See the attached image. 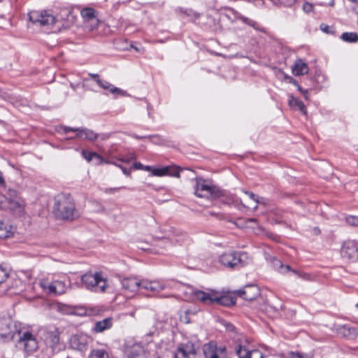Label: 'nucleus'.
Masks as SVG:
<instances>
[{"instance_id": "nucleus-1", "label": "nucleus", "mask_w": 358, "mask_h": 358, "mask_svg": "<svg viewBox=\"0 0 358 358\" xmlns=\"http://www.w3.org/2000/svg\"><path fill=\"white\" fill-rule=\"evenodd\" d=\"M53 212L56 217L62 220H73L77 215L75 203L69 194H59L55 196Z\"/></svg>"}, {"instance_id": "nucleus-2", "label": "nucleus", "mask_w": 358, "mask_h": 358, "mask_svg": "<svg viewBox=\"0 0 358 358\" xmlns=\"http://www.w3.org/2000/svg\"><path fill=\"white\" fill-rule=\"evenodd\" d=\"M246 254L235 250L222 252L218 257V262L223 266L230 269H238L244 266L243 257Z\"/></svg>"}, {"instance_id": "nucleus-3", "label": "nucleus", "mask_w": 358, "mask_h": 358, "mask_svg": "<svg viewBox=\"0 0 358 358\" xmlns=\"http://www.w3.org/2000/svg\"><path fill=\"white\" fill-rule=\"evenodd\" d=\"M83 285L87 289L95 292H104L107 286V282L101 273H94L88 272L81 276Z\"/></svg>"}, {"instance_id": "nucleus-4", "label": "nucleus", "mask_w": 358, "mask_h": 358, "mask_svg": "<svg viewBox=\"0 0 358 358\" xmlns=\"http://www.w3.org/2000/svg\"><path fill=\"white\" fill-rule=\"evenodd\" d=\"M20 334L12 320L7 317L0 316V341L8 342L14 339L16 334Z\"/></svg>"}, {"instance_id": "nucleus-5", "label": "nucleus", "mask_w": 358, "mask_h": 358, "mask_svg": "<svg viewBox=\"0 0 358 358\" xmlns=\"http://www.w3.org/2000/svg\"><path fill=\"white\" fill-rule=\"evenodd\" d=\"M29 20L37 26L48 27L54 24L58 19L46 10H32L29 13Z\"/></svg>"}, {"instance_id": "nucleus-6", "label": "nucleus", "mask_w": 358, "mask_h": 358, "mask_svg": "<svg viewBox=\"0 0 358 358\" xmlns=\"http://www.w3.org/2000/svg\"><path fill=\"white\" fill-rule=\"evenodd\" d=\"M205 358H228L229 354L224 345H218L215 341H210L203 345Z\"/></svg>"}, {"instance_id": "nucleus-7", "label": "nucleus", "mask_w": 358, "mask_h": 358, "mask_svg": "<svg viewBox=\"0 0 358 358\" xmlns=\"http://www.w3.org/2000/svg\"><path fill=\"white\" fill-rule=\"evenodd\" d=\"M39 285L46 293L55 295H61L66 293L69 288V286L64 281L59 280H55L52 282L41 280Z\"/></svg>"}, {"instance_id": "nucleus-8", "label": "nucleus", "mask_w": 358, "mask_h": 358, "mask_svg": "<svg viewBox=\"0 0 358 358\" xmlns=\"http://www.w3.org/2000/svg\"><path fill=\"white\" fill-rule=\"evenodd\" d=\"M194 193L201 198L220 196V192L216 189L215 186L206 184L205 180L201 178H196Z\"/></svg>"}, {"instance_id": "nucleus-9", "label": "nucleus", "mask_w": 358, "mask_h": 358, "mask_svg": "<svg viewBox=\"0 0 358 358\" xmlns=\"http://www.w3.org/2000/svg\"><path fill=\"white\" fill-rule=\"evenodd\" d=\"M341 255L344 259L355 261L358 258V247L354 241H345L343 244Z\"/></svg>"}, {"instance_id": "nucleus-10", "label": "nucleus", "mask_w": 358, "mask_h": 358, "mask_svg": "<svg viewBox=\"0 0 358 358\" xmlns=\"http://www.w3.org/2000/svg\"><path fill=\"white\" fill-rule=\"evenodd\" d=\"M89 338L85 335H72L69 339V346L73 350L85 352L87 349Z\"/></svg>"}, {"instance_id": "nucleus-11", "label": "nucleus", "mask_w": 358, "mask_h": 358, "mask_svg": "<svg viewBox=\"0 0 358 358\" xmlns=\"http://www.w3.org/2000/svg\"><path fill=\"white\" fill-rule=\"evenodd\" d=\"M19 343L22 345L27 352H33L38 348V343L36 338L30 332H24L20 336Z\"/></svg>"}, {"instance_id": "nucleus-12", "label": "nucleus", "mask_w": 358, "mask_h": 358, "mask_svg": "<svg viewBox=\"0 0 358 358\" xmlns=\"http://www.w3.org/2000/svg\"><path fill=\"white\" fill-rule=\"evenodd\" d=\"M125 354L127 358H147L145 350L140 343H127Z\"/></svg>"}, {"instance_id": "nucleus-13", "label": "nucleus", "mask_w": 358, "mask_h": 358, "mask_svg": "<svg viewBox=\"0 0 358 358\" xmlns=\"http://www.w3.org/2000/svg\"><path fill=\"white\" fill-rule=\"evenodd\" d=\"M64 134H67L69 131H76V137L80 138H85L89 141H94L97 138L98 134L94 132L92 130L84 128H72L69 127H63L62 128Z\"/></svg>"}, {"instance_id": "nucleus-14", "label": "nucleus", "mask_w": 358, "mask_h": 358, "mask_svg": "<svg viewBox=\"0 0 358 358\" xmlns=\"http://www.w3.org/2000/svg\"><path fill=\"white\" fill-rule=\"evenodd\" d=\"M142 280L134 277H127L121 280L122 288L128 292L134 293L139 288H141Z\"/></svg>"}, {"instance_id": "nucleus-15", "label": "nucleus", "mask_w": 358, "mask_h": 358, "mask_svg": "<svg viewBox=\"0 0 358 358\" xmlns=\"http://www.w3.org/2000/svg\"><path fill=\"white\" fill-rule=\"evenodd\" d=\"M166 287L165 283L158 280L143 279L141 282V288L153 293L159 292L165 289Z\"/></svg>"}, {"instance_id": "nucleus-16", "label": "nucleus", "mask_w": 358, "mask_h": 358, "mask_svg": "<svg viewBox=\"0 0 358 358\" xmlns=\"http://www.w3.org/2000/svg\"><path fill=\"white\" fill-rule=\"evenodd\" d=\"M239 296L247 301H252L259 295V290L255 285H249L238 291Z\"/></svg>"}, {"instance_id": "nucleus-17", "label": "nucleus", "mask_w": 358, "mask_h": 358, "mask_svg": "<svg viewBox=\"0 0 358 358\" xmlns=\"http://www.w3.org/2000/svg\"><path fill=\"white\" fill-rule=\"evenodd\" d=\"M215 292H205L201 290H196L193 292L194 298L206 305L213 304Z\"/></svg>"}, {"instance_id": "nucleus-18", "label": "nucleus", "mask_w": 358, "mask_h": 358, "mask_svg": "<svg viewBox=\"0 0 358 358\" xmlns=\"http://www.w3.org/2000/svg\"><path fill=\"white\" fill-rule=\"evenodd\" d=\"M152 176H163L166 175H170L171 176L179 177L180 176V169L178 166L169 167L165 166L160 169H153Z\"/></svg>"}, {"instance_id": "nucleus-19", "label": "nucleus", "mask_w": 358, "mask_h": 358, "mask_svg": "<svg viewBox=\"0 0 358 358\" xmlns=\"http://www.w3.org/2000/svg\"><path fill=\"white\" fill-rule=\"evenodd\" d=\"M292 71L294 76H299L308 73L309 68L301 59H298L292 66Z\"/></svg>"}, {"instance_id": "nucleus-20", "label": "nucleus", "mask_w": 358, "mask_h": 358, "mask_svg": "<svg viewBox=\"0 0 358 358\" xmlns=\"http://www.w3.org/2000/svg\"><path fill=\"white\" fill-rule=\"evenodd\" d=\"M195 351L192 345L179 347L174 354V358H192Z\"/></svg>"}, {"instance_id": "nucleus-21", "label": "nucleus", "mask_w": 358, "mask_h": 358, "mask_svg": "<svg viewBox=\"0 0 358 358\" xmlns=\"http://www.w3.org/2000/svg\"><path fill=\"white\" fill-rule=\"evenodd\" d=\"M96 83L103 89L108 90L112 94L117 93L122 96H124L126 94L125 91L113 86L106 80H103L100 78H97Z\"/></svg>"}, {"instance_id": "nucleus-22", "label": "nucleus", "mask_w": 358, "mask_h": 358, "mask_svg": "<svg viewBox=\"0 0 358 358\" xmlns=\"http://www.w3.org/2000/svg\"><path fill=\"white\" fill-rule=\"evenodd\" d=\"M112 326L113 320L111 317H108L101 321L96 322L94 324V331L96 333H101L110 329Z\"/></svg>"}, {"instance_id": "nucleus-23", "label": "nucleus", "mask_w": 358, "mask_h": 358, "mask_svg": "<svg viewBox=\"0 0 358 358\" xmlns=\"http://www.w3.org/2000/svg\"><path fill=\"white\" fill-rule=\"evenodd\" d=\"M81 15L86 21H91L94 26L97 24V19L95 16V10L92 8H85L81 10Z\"/></svg>"}, {"instance_id": "nucleus-24", "label": "nucleus", "mask_w": 358, "mask_h": 358, "mask_svg": "<svg viewBox=\"0 0 358 358\" xmlns=\"http://www.w3.org/2000/svg\"><path fill=\"white\" fill-rule=\"evenodd\" d=\"M82 155L83 157L88 162L92 161L93 159H96L99 161V164H110V162L103 159L101 156L96 152L83 150L82 152Z\"/></svg>"}, {"instance_id": "nucleus-25", "label": "nucleus", "mask_w": 358, "mask_h": 358, "mask_svg": "<svg viewBox=\"0 0 358 358\" xmlns=\"http://www.w3.org/2000/svg\"><path fill=\"white\" fill-rule=\"evenodd\" d=\"M289 106L291 108H297L299 110H300L303 114H306V106L303 104V103L299 100L298 99L295 98L294 96L290 95L289 99Z\"/></svg>"}, {"instance_id": "nucleus-26", "label": "nucleus", "mask_w": 358, "mask_h": 358, "mask_svg": "<svg viewBox=\"0 0 358 358\" xmlns=\"http://www.w3.org/2000/svg\"><path fill=\"white\" fill-rule=\"evenodd\" d=\"M13 234L11 226L0 223V238H7L10 237Z\"/></svg>"}, {"instance_id": "nucleus-27", "label": "nucleus", "mask_w": 358, "mask_h": 358, "mask_svg": "<svg viewBox=\"0 0 358 358\" xmlns=\"http://www.w3.org/2000/svg\"><path fill=\"white\" fill-rule=\"evenodd\" d=\"M234 303V301L231 299L229 298L228 296H218L217 293H215V299L213 304H219V305H223V306H230Z\"/></svg>"}, {"instance_id": "nucleus-28", "label": "nucleus", "mask_w": 358, "mask_h": 358, "mask_svg": "<svg viewBox=\"0 0 358 358\" xmlns=\"http://www.w3.org/2000/svg\"><path fill=\"white\" fill-rule=\"evenodd\" d=\"M47 341L50 343V346L53 348L57 345L59 342V333L57 331L48 332L47 334Z\"/></svg>"}, {"instance_id": "nucleus-29", "label": "nucleus", "mask_w": 358, "mask_h": 358, "mask_svg": "<svg viewBox=\"0 0 358 358\" xmlns=\"http://www.w3.org/2000/svg\"><path fill=\"white\" fill-rule=\"evenodd\" d=\"M88 358H109V356L103 349H94L91 350Z\"/></svg>"}, {"instance_id": "nucleus-30", "label": "nucleus", "mask_w": 358, "mask_h": 358, "mask_svg": "<svg viewBox=\"0 0 358 358\" xmlns=\"http://www.w3.org/2000/svg\"><path fill=\"white\" fill-rule=\"evenodd\" d=\"M341 38L348 43H356L358 41V34L355 32H344Z\"/></svg>"}, {"instance_id": "nucleus-31", "label": "nucleus", "mask_w": 358, "mask_h": 358, "mask_svg": "<svg viewBox=\"0 0 358 358\" xmlns=\"http://www.w3.org/2000/svg\"><path fill=\"white\" fill-rule=\"evenodd\" d=\"M250 350L241 345L236 347V352L239 358H249Z\"/></svg>"}, {"instance_id": "nucleus-32", "label": "nucleus", "mask_w": 358, "mask_h": 358, "mask_svg": "<svg viewBox=\"0 0 358 358\" xmlns=\"http://www.w3.org/2000/svg\"><path fill=\"white\" fill-rule=\"evenodd\" d=\"M10 208L13 210L21 213L24 210V205L21 202L12 201L10 202Z\"/></svg>"}, {"instance_id": "nucleus-33", "label": "nucleus", "mask_w": 358, "mask_h": 358, "mask_svg": "<svg viewBox=\"0 0 358 358\" xmlns=\"http://www.w3.org/2000/svg\"><path fill=\"white\" fill-rule=\"evenodd\" d=\"M243 192L245 194H248L250 199L255 201L256 204L261 203L260 200L259 199V197L257 195H255L254 193L250 192H247V191H243ZM253 209L254 210H257V205H255L253 207Z\"/></svg>"}, {"instance_id": "nucleus-34", "label": "nucleus", "mask_w": 358, "mask_h": 358, "mask_svg": "<svg viewBox=\"0 0 358 358\" xmlns=\"http://www.w3.org/2000/svg\"><path fill=\"white\" fill-rule=\"evenodd\" d=\"M287 358H308V356L300 352H290L287 354Z\"/></svg>"}, {"instance_id": "nucleus-35", "label": "nucleus", "mask_w": 358, "mask_h": 358, "mask_svg": "<svg viewBox=\"0 0 358 358\" xmlns=\"http://www.w3.org/2000/svg\"><path fill=\"white\" fill-rule=\"evenodd\" d=\"M249 358H264L263 354L259 350L252 349L250 350Z\"/></svg>"}, {"instance_id": "nucleus-36", "label": "nucleus", "mask_w": 358, "mask_h": 358, "mask_svg": "<svg viewBox=\"0 0 358 358\" xmlns=\"http://www.w3.org/2000/svg\"><path fill=\"white\" fill-rule=\"evenodd\" d=\"M8 277V273L0 266V284L3 283Z\"/></svg>"}, {"instance_id": "nucleus-37", "label": "nucleus", "mask_w": 358, "mask_h": 358, "mask_svg": "<svg viewBox=\"0 0 358 358\" xmlns=\"http://www.w3.org/2000/svg\"><path fill=\"white\" fill-rule=\"evenodd\" d=\"M125 187H110V188H104L103 189V192L106 194H114L121 189H124Z\"/></svg>"}, {"instance_id": "nucleus-38", "label": "nucleus", "mask_w": 358, "mask_h": 358, "mask_svg": "<svg viewBox=\"0 0 358 358\" xmlns=\"http://www.w3.org/2000/svg\"><path fill=\"white\" fill-rule=\"evenodd\" d=\"M279 73H280L282 76H283V77L285 78V79H287L289 80V83L293 84L295 86H298V83L297 81L294 79L293 78H292L291 76H287L286 74H285L282 71H279Z\"/></svg>"}, {"instance_id": "nucleus-39", "label": "nucleus", "mask_w": 358, "mask_h": 358, "mask_svg": "<svg viewBox=\"0 0 358 358\" xmlns=\"http://www.w3.org/2000/svg\"><path fill=\"white\" fill-rule=\"evenodd\" d=\"M179 237L176 236L173 241L178 243L180 244H182V242L186 241L187 239V236L185 234H181L178 236Z\"/></svg>"}, {"instance_id": "nucleus-40", "label": "nucleus", "mask_w": 358, "mask_h": 358, "mask_svg": "<svg viewBox=\"0 0 358 358\" xmlns=\"http://www.w3.org/2000/svg\"><path fill=\"white\" fill-rule=\"evenodd\" d=\"M278 1L285 6H292L296 0H278Z\"/></svg>"}, {"instance_id": "nucleus-41", "label": "nucleus", "mask_w": 358, "mask_h": 358, "mask_svg": "<svg viewBox=\"0 0 358 358\" xmlns=\"http://www.w3.org/2000/svg\"><path fill=\"white\" fill-rule=\"evenodd\" d=\"M303 8L306 13H309L313 10V6L310 3L306 2L303 6Z\"/></svg>"}, {"instance_id": "nucleus-42", "label": "nucleus", "mask_w": 358, "mask_h": 358, "mask_svg": "<svg viewBox=\"0 0 358 358\" xmlns=\"http://www.w3.org/2000/svg\"><path fill=\"white\" fill-rule=\"evenodd\" d=\"M348 223L353 225H358V217H350L347 219Z\"/></svg>"}, {"instance_id": "nucleus-43", "label": "nucleus", "mask_w": 358, "mask_h": 358, "mask_svg": "<svg viewBox=\"0 0 358 358\" xmlns=\"http://www.w3.org/2000/svg\"><path fill=\"white\" fill-rule=\"evenodd\" d=\"M110 164H115V166H117L120 167V168L122 169V172H123V173H124V175H126V176H129L130 175L131 170H128V169H127L125 167H124V166H121V165H117V164H115V163H112V162H110Z\"/></svg>"}, {"instance_id": "nucleus-44", "label": "nucleus", "mask_w": 358, "mask_h": 358, "mask_svg": "<svg viewBox=\"0 0 358 358\" xmlns=\"http://www.w3.org/2000/svg\"><path fill=\"white\" fill-rule=\"evenodd\" d=\"M276 265L277 266L278 265L282 270L285 268L287 271H291L290 266L289 265L284 266L282 264V262L280 261H279V260L277 261Z\"/></svg>"}, {"instance_id": "nucleus-45", "label": "nucleus", "mask_w": 358, "mask_h": 358, "mask_svg": "<svg viewBox=\"0 0 358 358\" xmlns=\"http://www.w3.org/2000/svg\"><path fill=\"white\" fill-rule=\"evenodd\" d=\"M299 278L303 279V280H310V275L306 273H301L300 275H299Z\"/></svg>"}, {"instance_id": "nucleus-46", "label": "nucleus", "mask_w": 358, "mask_h": 358, "mask_svg": "<svg viewBox=\"0 0 358 358\" xmlns=\"http://www.w3.org/2000/svg\"><path fill=\"white\" fill-rule=\"evenodd\" d=\"M133 166L136 169H142L143 170V165L140 162H135L133 164Z\"/></svg>"}, {"instance_id": "nucleus-47", "label": "nucleus", "mask_w": 358, "mask_h": 358, "mask_svg": "<svg viewBox=\"0 0 358 358\" xmlns=\"http://www.w3.org/2000/svg\"><path fill=\"white\" fill-rule=\"evenodd\" d=\"M0 186L4 187L5 186V180L3 176L2 172L0 171Z\"/></svg>"}, {"instance_id": "nucleus-48", "label": "nucleus", "mask_w": 358, "mask_h": 358, "mask_svg": "<svg viewBox=\"0 0 358 358\" xmlns=\"http://www.w3.org/2000/svg\"><path fill=\"white\" fill-rule=\"evenodd\" d=\"M69 14L70 13L68 10H64L62 11V13H61V17H62L64 15H68V17H73V16Z\"/></svg>"}, {"instance_id": "nucleus-49", "label": "nucleus", "mask_w": 358, "mask_h": 358, "mask_svg": "<svg viewBox=\"0 0 358 358\" xmlns=\"http://www.w3.org/2000/svg\"><path fill=\"white\" fill-rule=\"evenodd\" d=\"M243 22H246V23H248V24H250V25H251V26H253V25H254V24H255V22H252V21L250 20L249 19H248V18H246V17H243Z\"/></svg>"}, {"instance_id": "nucleus-50", "label": "nucleus", "mask_w": 358, "mask_h": 358, "mask_svg": "<svg viewBox=\"0 0 358 358\" xmlns=\"http://www.w3.org/2000/svg\"><path fill=\"white\" fill-rule=\"evenodd\" d=\"M153 168L150 166H144L143 170L147 171H151L152 173Z\"/></svg>"}, {"instance_id": "nucleus-51", "label": "nucleus", "mask_w": 358, "mask_h": 358, "mask_svg": "<svg viewBox=\"0 0 358 358\" xmlns=\"http://www.w3.org/2000/svg\"><path fill=\"white\" fill-rule=\"evenodd\" d=\"M302 94L306 99H308V90H305L304 91H302Z\"/></svg>"}, {"instance_id": "nucleus-52", "label": "nucleus", "mask_w": 358, "mask_h": 358, "mask_svg": "<svg viewBox=\"0 0 358 358\" xmlns=\"http://www.w3.org/2000/svg\"><path fill=\"white\" fill-rule=\"evenodd\" d=\"M90 76H92V78H93L96 81L97 80V78H99V75L98 74H90Z\"/></svg>"}, {"instance_id": "nucleus-53", "label": "nucleus", "mask_w": 358, "mask_h": 358, "mask_svg": "<svg viewBox=\"0 0 358 358\" xmlns=\"http://www.w3.org/2000/svg\"><path fill=\"white\" fill-rule=\"evenodd\" d=\"M246 222H256L257 220L255 218H250V219H248Z\"/></svg>"}, {"instance_id": "nucleus-54", "label": "nucleus", "mask_w": 358, "mask_h": 358, "mask_svg": "<svg viewBox=\"0 0 358 358\" xmlns=\"http://www.w3.org/2000/svg\"><path fill=\"white\" fill-rule=\"evenodd\" d=\"M296 275H297L299 278V275L301 273V272L299 271H295V270H293L292 271Z\"/></svg>"}, {"instance_id": "nucleus-55", "label": "nucleus", "mask_w": 358, "mask_h": 358, "mask_svg": "<svg viewBox=\"0 0 358 358\" xmlns=\"http://www.w3.org/2000/svg\"><path fill=\"white\" fill-rule=\"evenodd\" d=\"M297 87V90L302 93V91H304L305 90H303L302 87L298 84V86H296Z\"/></svg>"}, {"instance_id": "nucleus-56", "label": "nucleus", "mask_w": 358, "mask_h": 358, "mask_svg": "<svg viewBox=\"0 0 358 358\" xmlns=\"http://www.w3.org/2000/svg\"><path fill=\"white\" fill-rule=\"evenodd\" d=\"M129 315L131 316V317H134L135 315V311H132L130 313H129Z\"/></svg>"}, {"instance_id": "nucleus-57", "label": "nucleus", "mask_w": 358, "mask_h": 358, "mask_svg": "<svg viewBox=\"0 0 358 358\" xmlns=\"http://www.w3.org/2000/svg\"><path fill=\"white\" fill-rule=\"evenodd\" d=\"M131 47H132L133 48H134L136 51H138V48L134 47L133 45H131Z\"/></svg>"}, {"instance_id": "nucleus-58", "label": "nucleus", "mask_w": 358, "mask_h": 358, "mask_svg": "<svg viewBox=\"0 0 358 358\" xmlns=\"http://www.w3.org/2000/svg\"><path fill=\"white\" fill-rule=\"evenodd\" d=\"M240 203L243 205V207H245V208L246 207V206H245V205H244L243 203H242V201H241V200L240 201Z\"/></svg>"}, {"instance_id": "nucleus-59", "label": "nucleus", "mask_w": 358, "mask_h": 358, "mask_svg": "<svg viewBox=\"0 0 358 358\" xmlns=\"http://www.w3.org/2000/svg\"><path fill=\"white\" fill-rule=\"evenodd\" d=\"M330 5L333 6L334 5V2L332 1L331 3H330Z\"/></svg>"}, {"instance_id": "nucleus-60", "label": "nucleus", "mask_w": 358, "mask_h": 358, "mask_svg": "<svg viewBox=\"0 0 358 358\" xmlns=\"http://www.w3.org/2000/svg\"><path fill=\"white\" fill-rule=\"evenodd\" d=\"M356 306L358 308V303L356 304Z\"/></svg>"}, {"instance_id": "nucleus-61", "label": "nucleus", "mask_w": 358, "mask_h": 358, "mask_svg": "<svg viewBox=\"0 0 358 358\" xmlns=\"http://www.w3.org/2000/svg\"><path fill=\"white\" fill-rule=\"evenodd\" d=\"M67 358H69V357H67Z\"/></svg>"}]
</instances>
